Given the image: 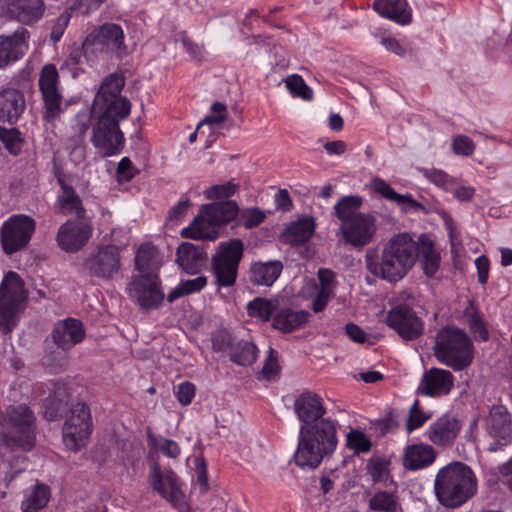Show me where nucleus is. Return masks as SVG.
<instances>
[{
  "label": "nucleus",
  "mask_w": 512,
  "mask_h": 512,
  "mask_svg": "<svg viewBox=\"0 0 512 512\" xmlns=\"http://www.w3.org/2000/svg\"><path fill=\"white\" fill-rule=\"evenodd\" d=\"M128 292L144 310L157 309L165 298L158 274L135 276L129 283Z\"/></svg>",
  "instance_id": "4468645a"
},
{
  "label": "nucleus",
  "mask_w": 512,
  "mask_h": 512,
  "mask_svg": "<svg viewBox=\"0 0 512 512\" xmlns=\"http://www.w3.org/2000/svg\"><path fill=\"white\" fill-rule=\"evenodd\" d=\"M176 263L187 274H197L205 266L206 253L200 247L192 243L184 242L179 245L176 251Z\"/></svg>",
  "instance_id": "7c9ffc66"
},
{
  "label": "nucleus",
  "mask_w": 512,
  "mask_h": 512,
  "mask_svg": "<svg viewBox=\"0 0 512 512\" xmlns=\"http://www.w3.org/2000/svg\"><path fill=\"white\" fill-rule=\"evenodd\" d=\"M26 300L24 283L15 272H8L0 285V332L10 333L17 325Z\"/></svg>",
  "instance_id": "6e6552de"
},
{
  "label": "nucleus",
  "mask_w": 512,
  "mask_h": 512,
  "mask_svg": "<svg viewBox=\"0 0 512 512\" xmlns=\"http://www.w3.org/2000/svg\"><path fill=\"white\" fill-rule=\"evenodd\" d=\"M315 231L312 217H304L292 222L285 230L284 240L291 245L303 244L310 240Z\"/></svg>",
  "instance_id": "ea45409f"
},
{
  "label": "nucleus",
  "mask_w": 512,
  "mask_h": 512,
  "mask_svg": "<svg viewBox=\"0 0 512 512\" xmlns=\"http://www.w3.org/2000/svg\"><path fill=\"white\" fill-rule=\"evenodd\" d=\"M59 184L61 186V191L59 192L55 203L57 213L63 215L75 214L78 217H82L85 210L76 191L63 179H59Z\"/></svg>",
  "instance_id": "e433bc0d"
},
{
  "label": "nucleus",
  "mask_w": 512,
  "mask_h": 512,
  "mask_svg": "<svg viewBox=\"0 0 512 512\" xmlns=\"http://www.w3.org/2000/svg\"><path fill=\"white\" fill-rule=\"evenodd\" d=\"M346 445L354 453H367L372 443L370 439L360 430L352 429L346 436Z\"/></svg>",
  "instance_id": "4d7b16f0"
},
{
  "label": "nucleus",
  "mask_w": 512,
  "mask_h": 512,
  "mask_svg": "<svg viewBox=\"0 0 512 512\" xmlns=\"http://www.w3.org/2000/svg\"><path fill=\"white\" fill-rule=\"evenodd\" d=\"M463 318L475 340L481 342H486L489 340V332L487 326L482 319L480 312L472 302H470L465 308Z\"/></svg>",
  "instance_id": "c03bdc74"
},
{
  "label": "nucleus",
  "mask_w": 512,
  "mask_h": 512,
  "mask_svg": "<svg viewBox=\"0 0 512 512\" xmlns=\"http://www.w3.org/2000/svg\"><path fill=\"white\" fill-rule=\"evenodd\" d=\"M377 231V221L370 213H358L353 219L340 225L337 236L346 245L362 248L372 242Z\"/></svg>",
  "instance_id": "ddd939ff"
},
{
  "label": "nucleus",
  "mask_w": 512,
  "mask_h": 512,
  "mask_svg": "<svg viewBox=\"0 0 512 512\" xmlns=\"http://www.w3.org/2000/svg\"><path fill=\"white\" fill-rule=\"evenodd\" d=\"M45 11L44 0H0V15L26 26L39 22Z\"/></svg>",
  "instance_id": "f3484780"
},
{
  "label": "nucleus",
  "mask_w": 512,
  "mask_h": 512,
  "mask_svg": "<svg viewBox=\"0 0 512 512\" xmlns=\"http://www.w3.org/2000/svg\"><path fill=\"white\" fill-rule=\"evenodd\" d=\"M227 118L228 111L226 105L216 101L211 105L209 114L206 115L205 118L198 124L197 130L203 124L219 125L223 123Z\"/></svg>",
  "instance_id": "13d9d810"
},
{
  "label": "nucleus",
  "mask_w": 512,
  "mask_h": 512,
  "mask_svg": "<svg viewBox=\"0 0 512 512\" xmlns=\"http://www.w3.org/2000/svg\"><path fill=\"white\" fill-rule=\"evenodd\" d=\"M83 51L88 60L100 55L121 58L127 54L123 28L116 23L106 22L86 35L83 40Z\"/></svg>",
  "instance_id": "423d86ee"
},
{
  "label": "nucleus",
  "mask_w": 512,
  "mask_h": 512,
  "mask_svg": "<svg viewBox=\"0 0 512 512\" xmlns=\"http://www.w3.org/2000/svg\"><path fill=\"white\" fill-rule=\"evenodd\" d=\"M337 445L336 422L330 418L320 419L312 425H301L295 463L301 468L314 469L333 454Z\"/></svg>",
  "instance_id": "f03ea898"
},
{
  "label": "nucleus",
  "mask_w": 512,
  "mask_h": 512,
  "mask_svg": "<svg viewBox=\"0 0 512 512\" xmlns=\"http://www.w3.org/2000/svg\"><path fill=\"white\" fill-rule=\"evenodd\" d=\"M417 243L409 233L392 236L384 245L381 258L375 251L365 255L367 270L376 277L390 283L403 279L416 262Z\"/></svg>",
  "instance_id": "f257e3e1"
},
{
  "label": "nucleus",
  "mask_w": 512,
  "mask_h": 512,
  "mask_svg": "<svg viewBox=\"0 0 512 512\" xmlns=\"http://www.w3.org/2000/svg\"><path fill=\"white\" fill-rule=\"evenodd\" d=\"M36 229L35 220L27 215L18 214L9 217L2 225L1 243L7 254L24 248Z\"/></svg>",
  "instance_id": "f8f14e48"
},
{
  "label": "nucleus",
  "mask_w": 512,
  "mask_h": 512,
  "mask_svg": "<svg viewBox=\"0 0 512 512\" xmlns=\"http://www.w3.org/2000/svg\"><path fill=\"white\" fill-rule=\"evenodd\" d=\"M106 0H76L71 9L81 15H89L96 11Z\"/></svg>",
  "instance_id": "69168bd1"
},
{
  "label": "nucleus",
  "mask_w": 512,
  "mask_h": 512,
  "mask_svg": "<svg viewBox=\"0 0 512 512\" xmlns=\"http://www.w3.org/2000/svg\"><path fill=\"white\" fill-rule=\"evenodd\" d=\"M258 348L249 341H240L230 352L231 360L242 366L251 365L257 359Z\"/></svg>",
  "instance_id": "8fccbe9b"
},
{
  "label": "nucleus",
  "mask_w": 512,
  "mask_h": 512,
  "mask_svg": "<svg viewBox=\"0 0 512 512\" xmlns=\"http://www.w3.org/2000/svg\"><path fill=\"white\" fill-rule=\"evenodd\" d=\"M124 78L118 74L107 76L95 96L92 110L114 112L120 119H126L131 111L130 101L120 96Z\"/></svg>",
  "instance_id": "9b49d317"
},
{
  "label": "nucleus",
  "mask_w": 512,
  "mask_h": 512,
  "mask_svg": "<svg viewBox=\"0 0 512 512\" xmlns=\"http://www.w3.org/2000/svg\"><path fill=\"white\" fill-rule=\"evenodd\" d=\"M0 141L6 150L12 155H18L22 150L23 139L16 128H5L0 126Z\"/></svg>",
  "instance_id": "5fc2aeb1"
},
{
  "label": "nucleus",
  "mask_w": 512,
  "mask_h": 512,
  "mask_svg": "<svg viewBox=\"0 0 512 512\" xmlns=\"http://www.w3.org/2000/svg\"><path fill=\"white\" fill-rule=\"evenodd\" d=\"M203 206L219 229L234 220L238 215V205L234 201L215 202Z\"/></svg>",
  "instance_id": "79ce46f5"
},
{
  "label": "nucleus",
  "mask_w": 512,
  "mask_h": 512,
  "mask_svg": "<svg viewBox=\"0 0 512 512\" xmlns=\"http://www.w3.org/2000/svg\"><path fill=\"white\" fill-rule=\"evenodd\" d=\"M49 499V487L44 484H37L30 495L22 502V512H38L46 507Z\"/></svg>",
  "instance_id": "de8ad7c7"
},
{
  "label": "nucleus",
  "mask_w": 512,
  "mask_h": 512,
  "mask_svg": "<svg viewBox=\"0 0 512 512\" xmlns=\"http://www.w3.org/2000/svg\"><path fill=\"white\" fill-rule=\"evenodd\" d=\"M416 243V258H419L424 274L427 277H433L440 267V253L433 241L425 234L420 235Z\"/></svg>",
  "instance_id": "473e14b6"
},
{
  "label": "nucleus",
  "mask_w": 512,
  "mask_h": 512,
  "mask_svg": "<svg viewBox=\"0 0 512 512\" xmlns=\"http://www.w3.org/2000/svg\"><path fill=\"white\" fill-rule=\"evenodd\" d=\"M207 285L206 276L181 280L168 294L167 300L172 303L178 298L201 291Z\"/></svg>",
  "instance_id": "09e8293b"
},
{
  "label": "nucleus",
  "mask_w": 512,
  "mask_h": 512,
  "mask_svg": "<svg viewBox=\"0 0 512 512\" xmlns=\"http://www.w3.org/2000/svg\"><path fill=\"white\" fill-rule=\"evenodd\" d=\"M285 87L293 97L301 98L305 101L313 99V90L306 84L303 77L298 74H292L284 80Z\"/></svg>",
  "instance_id": "603ef678"
},
{
  "label": "nucleus",
  "mask_w": 512,
  "mask_h": 512,
  "mask_svg": "<svg viewBox=\"0 0 512 512\" xmlns=\"http://www.w3.org/2000/svg\"><path fill=\"white\" fill-rule=\"evenodd\" d=\"M373 9L381 17L399 25H407L412 21V9L407 0H375Z\"/></svg>",
  "instance_id": "cd10ccee"
},
{
  "label": "nucleus",
  "mask_w": 512,
  "mask_h": 512,
  "mask_svg": "<svg viewBox=\"0 0 512 512\" xmlns=\"http://www.w3.org/2000/svg\"><path fill=\"white\" fill-rule=\"evenodd\" d=\"M92 228L82 221L68 220L60 226L57 233L59 247L66 252L80 250L89 240Z\"/></svg>",
  "instance_id": "5701e85b"
},
{
  "label": "nucleus",
  "mask_w": 512,
  "mask_h": 512,
  "mask_svg": "<svg viewBox=\"0 0 512 512\" xmlns=\"http://www.w3.org/2000/svg\"><path fill=\"white\" fill-rule=\"evenodd\" d=\"M53 341L62 350H69L85 338L83 324L74 318L59 321L52 333Z\"/></svg>",
  "instance_id": "393cba45"
},
{
  "label": "nucleus",
  "mask_w": 512,
  "mask_h": 512,
  "mask_svg": "<svg viewBox=\"0 0 512 512\" xmlns=\"http://www.w3.org/2000/svg\"><path fill=\"white\" fill-rule=\"evenodd\" d=\"M487 434L496 439L489 446V451L496 452L512 440V416L503 405H493L485 418Z\"/></svg>",
  "instance_id": "a211bd4d"
},
{
  "label": "nucleus",
  "mask_w": 512,
  "mask_h": 512,
  "mask_svg": "<svg viewBox=\"0 0 512 512\" xmlns=\"http://www.w3.org/2000/svg\"><path fill=\"white\" fill-rule=\"evenodd\" d=\"M372 190L381 197L395 202L404 211L417 210L422 205L412 198L411 195L397 193L384 179L375 177L370 182Z\"/></svg>",
  "instance_id": "c9c22d12"
},
{
  "label": "nucleus",
  "mask_w": 512,
  "mask_h": 512,
  "mask_svg": "<svg viewBox=\"0 0 512 512\" xmlns=\"http://www.w3.org/2000/svg\"><path fill=\"white\" fill-rule=\"evenodd\" d=\"M362 203L360 196H345L334 205V214L344 224L360 213L358 210Z\"/></svg>",
  "instance_id": "49530a36"
},
{
  "label": "nucleus",
  "mask_w": 512,
  "mask_h": 512,
  "mask_svg": "<svg viewBox=\"0 0 512 512\" xmlns=\"http://www.w3.org/2000/svg\"><path fill=\"white\" fill-rule=\"evenodd\" d=\"M454 387V376L446 369L432 367L426 370L418 386V393L429 397L448 395Z\"/></svg>",
  "instance_id": "4be33fe9"
},
{
  "label": "nucleus",
  "mask_w": 512,
  "mask_h": 512,
  "mask_svg": "<svg viewBox=\"0 0 512 512\" xmlns=\"http://www.w3.org/2000/svg\"><path fill=\"white\" fill-rule=\"evenodd\" d=\"M386 324L402 339L414 340L422 335L424 322L406 304L393 306L386 315Z\"/></svg>",
  "instance_id": "dca6fc26"
},
{
  "label": "nucleus",
  "mask_w": 512,
  "mask_h": 512,
  "mask_svg": "<svg viewBox=\"0 0 512 512\" xmlns=\"http://www.w3.org/2000/svg\"><path fill=\"white\" fill-rule=\"evenodd\" d=\"M452 148L457 155L469 156L474 152L475 145L469 137L459 135L453 140Z\"/></svg>",
  "instance_id": "0e129e2a"
},
{
  "label": "nucleus",
  "mask_w": 512,
  "mask_h": 512,
  "mask_svg": "<svg viewBox=\"0 0 512 512\" xmlns=\"http://www.w3.org/2000/svg\"><path fill=\"white\" fill-rule=\"evenodd\" d=\"M366 477L372 486H396L390 470V461L384 457L372 456L366 464Z\"/></svg>",
  "instance_id": "f704fd0d"
},
{
  "label": "nucleus",
  "mask_w": 512,
  "mask_h": 512,
  "mask_svg": "<svg viewBox=\"0 0 512 512\" xmlns=\"http://www.w3.org/2000/svg\"><path fill=\"white\" fill-rule=\"evenodd\" d=\"M278 305L277 299L257 297L247 304V313L250 317L267 322L278 309Z\"/></svg>",
  "instance_id": "a18cd8bd"
},
{
  "label": "nucleus",
  "mask_w": 512,
  "mask_h": 512,
  "mask_svg": "<svg viewBox=\"0 0 512 512\" xmlns=\"http://www.w3.org/2000/svg\"><path fill=\"white\" fill-rule=\"evenodd\" d=\"M219 235L220 229L203 205L191 224L181 231L182 237L194 240L215 241Z\"/></svg>",
  "instance_id": "a878e982"
},
{
  "label": "nucleus",
  "mask_w": 512,
  "mask_h": 512,
  "mask_svg": "<svg viewBox=\"0 0 512 512\" xmlns=\"http://www.w3.org/2000/svg\"><path fill=\"white\" fill-rule=\"evenodd\" d=\"M29 31L20 27L11 35L0 36V68H5L21 59L29 48Z\"/></svg>",
  "instance_id": "412c9836"
},
{
  "label": "nucleus",
  "mask_w": 512,
  "mask_h": 512,
  "mask_svg": "<svg viewBox=\"0 0 512 512\" xmlns=\"http://www.w3.org/2000/svg\"><path fill=\"white\" fill-rule=\"evenodd\" d=\"M279 370L278 353L269 347L268 356L262 368V374L266 379H272L278 374Z\"/></svg>",
  "instance_id": "e2e57ef3"
},
{
  "label": "nucleus",
  "mask_w": 512,
  "mask_h": 512,
  "mask_svg": "<svg viewBox=\"0 0 512 512\" xmlns=\"http://www.w3.org/2000/svg\"><path fill=\"white\" fill-rule=\"evenodd\" d=\"M420 172L427 181L445 191H452L456 184V180L441 169L421 168Z\"/></svg>",
  "instance_id": "864d4df0"
},
{
  "label": "nucleus",
  "mask_w": 512,
  "mask_h": 512,
  "mask_svg": "<svg viewBox=\"0 0 512 512\" xmlns=\"http://www.w3.org/2000/svg\"><path fill=\"white\" fill-rule=\"evenodd\" d=\"M474 354L473 341L464 330L446 326L437 333L434 355L441 364L462 371L472 364Z\"/></svg>",
  "instance_id": "20e7f679"
},
{
  "label": "nucleus",
  "mask_w": 512,
  "mask_h": 512,
  "mask_svg": "<svg viewBox=\"0 0 512 512\" xmlns=\"http://www.w3.org/2000/svg\"><path fill=\"white\" fill-rule=\"evenodd\" d=\"M431 411H424L420 408L418 399H415L409 408V415L405 424L408 434L421 428L429 419L432 418Z\"/></svg>",
  "instance_id": "3c124183"
},
{
  "label": "nucleus",
  "mask_w": 512,
  "mask_h": 512,
  "mask_svg": "<svg viewBox=\"0 0 512 512\" xmlns=\"http://www.w3.org/2000/svg\"><path fill=\"white\" fill-rule=\"evenodd\" d=\"M135 265L140 275L158 274L161 261L156 247L142 244L136 252Z\"/></svg>",
  "instance_id": "a19ab883"
},
{
  "label": "nucleus",
  "mask_w": 512,
  "mask_h": 512,
  "mask_svg": "<svg viewBox=\"0 0 512 512\" xmlns=\"http://www.w3.org/2000/svg\"><path fill=\"white\" fill-rule=\"evenodd\" d=\"M238 224L246 229H252L264 222L266 215L257 207L238 210Z\"/></svg>",
  "instance_id": "6e6d98bb"
},
{
  "label": "nucleus",
  "mask_w": 512,
  "mask_h": 512,
  "mask_svg": "<svg viewBox=\"0 0 512 512\" xmlns=\"http://www.w3.org/2000/svg\"><path fill=\"white\" fill-rule=\"evenodd\" d=\"M283 265L280 261L256 262L251 266L250 279L262 286H271L280 276Z\"/></svg>",
  "instance_id": "58836bf2"
},
{
  "label": "nucleus",
  "mask_w": 512,
  "mask_h": 512,
  "mask_svg": "<svg viewBox=\"0 0 512 512\" xmlns=\"http://www.w3.org/2000/svg\"><path fill=\"white\" fill-rule=\"evenodd\" d=\"M71 19V14L69 12H64L61 15H59L53 22L51 33H50V39L57 43L63 36L69 22Z\"/></svg>",
  "instance_id": "680f3d73"
},
{
  "label": "nucleus",
  "mask_w": 512,
  "mask_h": 512,
  "mask_svg": "<svg viewBox=\"0 0 512 512\" xmlns=\"http://www.w3.org/2000/svg\"><path fill=\"white\" fill-rule=\"evenodd\" d=\"M117 176L121 181H130L136 174L135 168L129 157H123L117 166Z\"/></svg>",
  "instance_id": "338daca9"
},
{
  "label": "nucleus",
  "mask_w": 512,
  "mask_h": 512,
  "mask_svg": "<svg viewBox=\"0 0 512 512\" xmlns=\"http://www.w3.org/2000/svg\"><path fill=\"white\" fill-rule=\"evenodd\" d=\"M0 426L9 431L6 441L30 450L35 441L36 417L26 404L8 405L0 417Z\"/></svg>",
  "instance_id": "39448f33"
},
{
  "label": "nucleus",
  "mask_w": 512,
  "mask_h": 512,
  "mask_svg": "<svg viewBox=\"0 0 512 512\" xmlns=\"http://www.w3.org/2000/svg\"><path fill=\"white\" fill-rule=\"evenodd\" d=\"M93 430L89 407L83 402L72 405L70 415L63 426V443L65 447L77 452L84 448Z\"/></svg>",
  "instance_id": "9d476101"
},
{
  "label": "nucleus",
  "mask_w": 512,
  "mask_h": 512,
  "mask_svg": "<svg viewBox=\"0 0 512 512\" xmlns=\"http://www.w3.org/2000/svg\"><path fill=\"white\" fill-rule=\"evenodd\" d=\"M437 457L434 447L427 443L408 445L405 448L402 462L403 466L410 471H416L431 466Z\"/></svg>",
  "instance_id": "bb28decb"
},
{
  "label": "nucleus",
  "mask_w": 512,
  "mask_h": 512,
  "mask_svg": "<svg viewBox=\"0 0 512 512\" xmlns=\"http://www.w3.org/2000/svg\"><path fill=\"white\" fill-rule=\"evenodd\" d=\"M237 185L232 182L214 185L204 191L206 199L228 198L236 192Z\"/></svg>",
  "instance_id": "bf43d9fd"
},
{
  "label": "nucleus",
  "mask_w": 512,
  "mask_h": 512,
  "mask_svg": "<svg viewBox=\"0 0 512 512\" xmlns=\"http://www.w3.org/2000/svg\"><path fill=\"white\" fill-rule=\"evenodd\" d=\"M91 142L106 157L119 155L125 147V137L119 128L120 119L114 112L92 110Z\"/></svg>",
  "instance_id": "0eeeda50"
},
{
  "label": "nucleus",
  "mask_w": 512,
  "mask_h": 512,
  "mask_svg": "<svg viewBox=\"0 0 512 512\" xmlns=\"http://www.w3.org/2000/svg\"><path fill=\"white\" fill-rule=\"evenodd\" d=\"M434 491L443 506L456 508L476 494L477 478L466 464L452 462L442 467L436 474Z\"/></svg>",
  "instance_id": "7ed1b4c3"
},
{
  "label": "nucleus",
  "mask_w": 512,
  "mask_h": 512,
  "mask_svg": "<svg viewBox=\"0 0 512 512\" xmlns=\"http://www.w3.org/2000/svg\"><path fill=\"white\" fill-rule=\"evenodd\" d=\"M25 109L24 95L15 88L0 91V120L16 122Z\"/></svg>",
  "instance_id": "2f4dec72"
},
{
  "label": "nucleus",
  "mask_w": 512,
  "mask_h": 512,
  "mask_svg": "<svg viewBox=\"0 0 512 512\" xmlns=\"http://www.w3.org/2000/svg\"><path fill=\"white\" fill-rule=\"evenodd\" d=\"M295 412L303 422L302 425H312L325 414L326 410L320 396L313 393H303L295 401Z\"/></svg>",
  "instance_id": "c85d7f7f"
},
{
  "label": "nucleus",
  "mask_w": 512,
  "mask_h": 512,
  "mask_svg": "<svg viewBox=\"0 0 512 512\" xmlns=\"http://www.w3.org/2000/svg\"><path fill=\"white\" fill-rule=\"evenodd\" d=\"M305 310L282 309L273 318L272 327L283 333H291L301 329L309 319Z\"/></svg>",
  "instance_id": "4c0bfd02"
},
{
  "label": "nucleus",
  "mask_w": 512,
  "mask_h": 512,
  "mask_svg": "<svg viewBox=\"0 0 512 512\" xmlns=\"http://www.w3.org/2000/svg\"><path fill=\"white\" fill-rule=\"evenodd\" d=\"M377 489L368 500L370 512H400L402 510L398 495V485Z\"/></svg>",
  "instance_id": "72a5a7b5"
},
{
  "label": "nucleus",
  "mask_w": 512,
  "mask_h": 512,
  "mask_svg": "<svg viewBox=\"0 0 512 512\" xmlns=\"http://www.w3.org/2000/svg\"><path fill=\"white\" fill-rule=\"evenodd\" d=\"M39 87L44 103V116L48 121H53L63 111L59 75L55 65L47 64L42 68Z\"/></svg>",
  "instance_id": "2eb2a0df"
},
{
  "label": "nucleus",
  "mask_w": 512,
  "mask_h": 512,
  "mask_svg": "<svg viewBox=\"0 0 512 512\" xmlns=\"http://www.w3.org/2000/svg\"><path fill=\"white\" fill-rule=\"evenodd\" d=\"M461 431V423L452 414H443L434 420L424 432L426 440L437 447L452 446Z\"/></svg>",
  "instance_id": "6ab92c4d"
},
{
  "label": "nucleus",
  "mask_w": 512,
  "mask_h": 512,
  "mask_svg": "<svg viewBox=\"0 0 512 512\" xmlns=\"http://www.w3.org/2000/svg\"><path fill=\"white\" fill-rule=\"evenodd\" d=\"M174 394L181 405L187 406L195 397V385L189 381L182 382L174 388Z\"/></svg>",
  "instance_id": "052dcab7"
},
{
  "label": "nucleus",
  "mask_w": 512,
  "mask_h": 512,
  "mask_svg": "<svg viewBox=\"0 0 512 512\" xmlns=\"http://www.w3.org/2000/svg\"><path fill=\"white\" fill-rule=\"evenodd\" d=\"M151 485L163 498L170 502H176L180 496L177 486L176 474L171 470L162 471L158 464H154L151 470Z\"/></svg>",
  "instance_id": "c756f323"
},
{
  "label": "nucleus",
  "mask_w": 512,
  "mask_h": 512,
  "mask_svg": "<svg viewBox=\"0 0 512 512\" xmlns=\"http://www.w3.org/2000/svg\"><path fill=\"white\" fill-rule=\"evenodd\" d=\"M203 206L219 229L234 220L238 215V205L234 201L215 202Z\"/></svg>",
  "instance_id": "37998d69"
},
{
  "label": "nucleus",
  "mask_w": 512,
  "mask_h": 512,
  "mask_svg": "<svg viewBox=\"0 0 512 512\" xmlns=\"http://www.w3.org/2000/svg\"><path fill=\"white\" fill-rule=\"evenodd\" d=\"M317 277L319 284L312 282L307 285V288H312L315 292L311 304L315 313H319L326 308L329 301L335 296L337 288L336 274L332 270L321 268L318 270Z\"/></svg>",
  "instance_id": "b1692460"
},
{
  "label": "nucleus",
  "mask_w": 512,
  "mask_h": 512,
  "mask_svg": "<svg viewBox=\"0 0 512 512\" xmlns=\"http://www.w3.org/2000/svg\"><path fill=\"white\" fill-rule=\"evenodd\" d=\"M86 265L91 274L103 279H111L120 270L119 249L114 245L100 248L90 256Z\"/></svg>",
  "instance_id": "aec40b11"
},
{
  "label": "nucleus",
  "mask_w": 512,
  "mask_h": 512,
  "mask_svg": "<svg viewBox=\"0 0 512 512\" xmlns=\"http://www.w3.org/2000/svg\"><path fill=\"white\" fill-rule=\"evenodd\" d=\"M244 254L241 239L220 242L211 258V272L220 287H230L236 282L240 261Z\"/></svg>",
  "instance_id": "1a4fd4ad"
},
{
  "label": "nucleus",
  "mask_w": 512,
  "mask_h": 512,
  "mask_svg": "<svg viewBox=\"0 0 512 512\" xmlns=\"http://www.w3.org/2000/svg\"><path fill=\"white\" fill-rule=\"evenodd\" d=\"M380 44L387 51L399 57H405L408 53L407 49L395 37L384 36L381 38Z\"/></svg>",
  "instance_id": "774afa93"
}]
</instances>
